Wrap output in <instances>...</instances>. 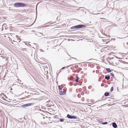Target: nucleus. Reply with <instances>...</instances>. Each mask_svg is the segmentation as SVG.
<instances>
[{"mask_svg": "<svg viewBox=\"0 0 128 128\" xmlns=\"http://www.w3.org/2000/svg\"><path fill=\"white\" fill-rule=\"evenodd\" d=\"M112 126L114 128H116L117 127V125L115 122H113L112 124Z\"/></svg>", "mask_w": 128, "mask_h": 128, "instance_id": "6", "label": "nucleus"}, {"mask_svg": "<svg viewBox=\"0 0 128 128\" xmlns=\"http://www.w3.org/2000/svg\"><path fill=\"white\" fill-rule=\"evenodd\" d=\"M110 76H105V79L107 80H108L110 79Z\"/></svg>", "mask_w": 128, "mask_h": 128, "instance_id": "7", "label": "nucleus"}, {"mask_svg": "<svg viewBox=\"0 0 128 128\" xmlns=\"http://www.w3.org/2000/svg\"><path fill=\"white\" fill-rule=\"evenodd\" d=\"M34 104V103H29L21 105V106L22 107H27L32 105Z\"/></svg>", "mask_w": 128, "mask_h": 128, "instance_id": "3", "label": "nucleus"}, {"mask_svg": "<svg viewBox=\"0 0 128 128\" xmlns=\"http://www.w3.org/2000/svg\"><path fill=\"white\" fill-rule=\"evenodd\" d=\"M109 94V93L108 92H106L104 94V95L106 96H108Z\"/></svg>", "mask_w": 128, "mask_h": 128, "instance_id": "8", "label": "nucleus"}, {"mask_svg": "<svg viewBox=\"0 0 128 128\" xmlns=\"http://www.w3.org/2000/svg\"><path fill=\"white\" fill-rule=\"evenodd\" d=\"M34 44H36V43H34Z\"/></svg>", "mask_w": 128, "mask_h": 128, "instance_id": "21", "label": "nucleus"}, {"mask_svg": "<svg viewBox=\"0 0 128 128\" xmlns=\"http://www.w3.org/2000/svg\"><path fill=\"white\" fill-rule=\"evenodd\" d=\"M71 66V65H70V66Z\"/></svg>", "mask_w": 128, "mask_h": 128, "instance_id": "20", "label": "nucleus"}, {"mask_svg": "<svg viewBox=\"0 0 128 128\" xmlns=\"http://www.w3.org/2000/svg\"><path fill=\"white\" fill-rule=\"evenodd\" d=\"M76 26H73L71 28V29H76Z\"/></svg>", "mask_w": 128, "mask_h": 128, "instance_id": "12", "label": "nucleus"}, {"mask_svg": "<svg viewBox=\"0 0 128 128\" xmlns=\"http://www.w3.org/2000/svg\"><path fill=\"white\" fill-rule=\"evenodd\" d=\"M108 123V122H104L103 123H102V124H107Z\"/></svg>", "mask_w": 128, "mask_h": 128, "instance_id": "15", "label": "nucleus"}, {"mask_svg": "<svg viewBox=\"0 0 128 128\" xmlns=\"http://www.w3.org/2000/svg\"><path fill=\"white\" fill-rule=\"evenodd\" d=\"M76 82H78V80L79 79V78L78 77H76Z\"/></svg>", "mask_w": 128, "mask_h": 128, "instance_id": "10", "label": "nucleus"}, {"mask_svg": "<svg viewBox=\"0 0 128 128\" xmlns=\"http://www.w3.org/2000/svg\"><path fill=\"white\" fill-rule=\"evenodd\" d=\"M106 70L109 72H111V70H110V69L109 68H106Z\"/></svg>", "mask_w": 128, "mask_h": 128, "instance_id": "9", "label": "nucleus"}, {"mask_svg": "<svg viewBox=\"0 0 128 128\" xmlns=\"http://www.w3.org/2000/svg\"><path fill=\"white\" fill-rule=\"evenodd\" d=\"M15 7H24L26 6V4L22 3H16L14 4Z\"/></svg>", "mask_w": 128, "mask_h": 128, "instance_id": "1", "label": "nucleus"}, {"mask_svg": "<svg viewBox=\"0 0 128 128\" xmlns=\"http://www.w3.org/2000/svg\"><path fill=\"white\" fill-rule=\"evenodd\" d=\"M110 75L112 77H113L114 76V75L113 74H112V73H110Z\"/></svg>", "mask_w": 128, "mask_h": 128, "instance_id": "14", "label": "nucleus"}, {"mask_svg": "<svg viewBox=\"0 0 128 128\" xmlns=\"http://www.w3.org/2000/svg\"><path fill=\"white\" fill-rule=\"evenodd\" d=\"M60 122H63L64 121V119L60 118L59 119Z\"/></svg>", "mask_w": 128, "mask_h": 128, "instance_id": "11", "label": "nucleus"}, {"mask_svg": "<svg viewBox=\"0 0 128 128\" xmlns=\"http://www.w3.org/2000/svg\"><path fill=\"white\" fill-rule=\"evenodd\" d=\"M98 80H99V81H100V80H100V79H99Z\"/></svg>", "mask_w": 128, "mask_h": 128, "instance_id": "18", "label": "nucleus"}, {"mask_svg": "<svg viewBox=\"0 0 128 128\" xmlns=\"http://www.w3.org/2000/svg\"><path fill=\"white\" fill-rule=\"evenodd\" d=\"M76 28H84L85 27V26L83 25L79 24L76 26Z\"/></svg>", "mask_w": 128, "mask_h": 128, "instance_id": "4", "label": "nucleus"}, {"mask_svg": "<svg viewBox=\"0 0 128 128\" xmlns=\"http://www.w3.org/2000/svg\"><path fill=\"white\" fill-rule=\"evenodd\" d=\"M113 89H114V88H113V87H112L110 89V91H112L113 90Z\"/></svg>", "mask_w": 128, "mask_h": 128, "instance_id": "16", "label": "nucleus"}, {"mask_svg": "<svg viewBox=\"0 0 128 128\" xmlns=\"http://www.w3.org/2000/svg\"><path fill=\"white\" fill-rule=\"evenodd\" d=\"M1 18H0V19Z\"/></svg>", "mask_w": 128, "mask_h": 128, "instance_id": "22", "label": "nucleus"}, {"mask_svg": "<svg viewBox=\"0 0 128 128\" xmlns=\"http://www.w3.org/2000/svg\"><path fill=\"white\" fill-rule=\"evenodd\" d=\"M74 58V59H76V58Z\"/></svg>", "mask_w": 128, "mask_h": 128, "instance_id": "19", "label": "nucleus"}, {"mask_svg": "<svg viewBox=\"0 0 128 128\" xmlns=\"http://www.w3.org/2000/svg\"><path fill=\"white\" fill-rule=\"evenodd\" d=\"M66 68H68L67 66H66V67H63L62 68H61V70H62V69H64L65 68H66Z\"/></svg>", "mask_w": 128, "mask_h": 128, "instance_id": "17", "label": "nucleus"}, {"mask_svg": "<svg viewBox=\"0 0 128 128\" xmlns=\"http://www.w3.org/2000/svg\"><path fill=\"white\" fill-rule=\"evenodd\" d=\"M67 117L69 119H76L77 118V117L76 116H71L69 114H67Z\"/></svg>", "mask_w": 128, "mask_h": 128, "instance_id": "2", "label": "nucleus"}, {"mask_svg": "<svg viewBox=\"0 0 128 128\" xmlns=\"http://www.w3.org/2000/svg\"><path fill=\"white\" fill-rule=\"evenodd\" d=\"M58 89L59 90V91L60 90H61V89H62V88H60V86H58Z\"/></svg>", "mask_w": 128, "mask_h": 128, "instance_id": "13", "label": "nucleus"}, {"mask_svg": "<svg viewBox=\"0 0 128 128\" xmlns=\"http://www.w3.org/2000/svg\"><path fill=\"white\" fill-rule=\"evenodd\" d=\"M60 92V95H62L65 94V92L64 91V90L61 89L59 91Z\"/></svg>", "mask_w": 128, "mask_h": 128, "instance_id": "5", "label": "nucleus"}]
</instances>
